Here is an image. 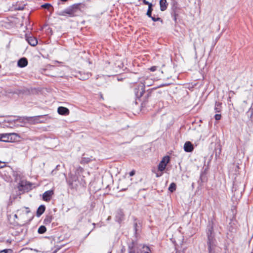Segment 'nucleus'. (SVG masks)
Segmentation results:
<instances>
[{
	"mask_svg": "<svg viewBox=\"0 0 253 253\" xmlns=\"http://www.w3.org/2000/svg\"><path fill=\"white\" fill-rule=\"evenodd\" d=\"M30 213V211L28 208H23L20 210H17L16 213L14 215L15 219L20 220L24 223L28 222L29 220V219L24 216H21L22 214H29Z\"/></svg>",
	"mask_w": 253,
	"mask_h": 253,
	"instance_id": "obj_1",
	"label": "nucleus"
},
{
	"mask_svg": "<svg viewBox=\"0 0 253 253\" xmlns=\"http://www.w3.org/2000/svg\"><path fill=\"white\" fill-rule=\"evenodd\" d=\"M20 138L16 133H1V141L5 142H14Z\"/></svg>",
	"mask_w": 253,
	"mask_h": 253,
	"instance_id": "obj_2",
	"label": "nucleus"
},
{
	"mask_svg": "<svg viewBox=\"0 0 253 253\" xmlns=\"http://www.w3.org/2000/svg\"><path fill=\"white\" fill-rule=\"evenodd\" d=\"M77 8L74 6H71L63 10L58 11L57 14L59 16L72 17L76 12Z\"/></svg>",
	"mask_w": 253,
	"mask_h": 253,
	"instance_id": "obj_3",
	"label": "nucleus"
},
{
	"mask_svg": "<svg viewBox=\"0 0 253 253\" xmlns=\"http://www.w3.org/2000/svg\"><path fill=\"white\" fill-rule=\"evenodd\" d=\"M169 162V156H165L160 162L158 165V171L163 172L166 168L167 164Z\"/></svg>",
	"mask_w": 253,
	"mask_h": 253,
	"instance_id": "obj_4",
	"label": "nucleus"
},
{
	"mask_svg": "<svg viewBox=\"0 0 253 253\" xmlns=\"http://www.w3.org/2000/svg\"><path fill=\"white\" fill-rule=\"evenodd\" d=\"M208 245L209 253H214V248L215 247V245L214 244V240L210 236H208Z\"/></svg>",
	"mask_w": 253,
	"mask_h": 253,
	"instance_id": "obj_5",
	"label": "nucleus"
},
{
	"mask_svg": "<svg viewBox=\"0 0 253 253\" xmlns=\"http://www.w3.org/2000/svg\"><path fill=\"white\" fill-rule=\"evenodd\" d=\"M140 82L144 86H150L152 85L154 83V81L152 79H149L148 77H142L140 78Z\"/></svg>",
	"mask_w": 253,
	"mask_h": 253,
	"instance_id": "obj_6",
	"label": "nucleus"
},
{
	"mask_svg": "<svg viewBox=\"0 0 253 253\" xmlns=\"http://www.w3.org/2000/svg\"><path fill=\"white\" fill-rule=\"evenodd\" d=\"M53 194V190H48L45 192L42 195V199L44 201L48 202L50 200Z\"/></svg>",
	"mask_w": 253,
	"mask_h": 253,
	"instance_id": "obj_7",
	"label": "nucleus"
},
{
	"mask_svg": "<svg viewBox=\"0 0 253 253\" xmlns=\"http://www.w3.org/2000/svg\"><path fill=\"white\" fill-rule=\"evenodd\" d=\"M26 39L28 42L32 46H35L38 43L37 40L32 36H26Z\"/></svg>",
	"mask_w": 253,
	"mask_h": 253,
	"instance_id": "obj_8",
	"label": "nucleus"
},
{
	"mask_svg": "<svg viewBox=\"0 0 253 253\" xmlns=\"http://www.w3.org/2000/svg\"><path fill=\"white\" fill-rule=\"evenodd\" d=\"M194 149L193 145L190 141H187L184 145V151L187 152H191Z\"/></svg>",
	"mask_w": 253,
	"mask_h": 253,
	"instance_id": "obj_9",
	"label": "nucleus"
},
{
	"mask_svg": "<svg viewBox=\"0 0 253 253\" xmlns=\"http://www.w3.org/2000/svg\"><path fill=\"white\" fill-rule=\"evenodd\" d=\"M57 111L59 114L62 115H68L69 113V110L68 109L64 107H59L58 108Z\"/></svg>",
	"mask_w": 253,
	"mask_h": 253,
	"instance_id": "obj_10",
	"label": "nucleus"
},
{
	"mask_svg": "<svg viewBox=\"0 0 253 253\" xmlns=\"http://www.w3.org/2000/svg\"><path fill=\"white\" fill-rule=\"evenodd\" d=\"M17 64L19 67L23 68L27 65L28 61L26 58H22L19 60Z\"/></svg>",
	"mask_w": 253,
	"mask_h": 253,
	"instance_id": "obj_11",
	"label": "nucleus"
},
{
	"mask_svg": "<svg viewBox=\"0 0 253 253\" xmlns=\"http://www.w3.org/2000/svg\"><path fill=\"white\" fill-rule=\"evenodd\" d=\"M168 5L166 0H160V5L161 11L165 10L167 8Z\"/></svg>",
	"mask_w": 253,
	"mask_h": 253,
	"instance_id": "obj_12",
	"label": "nucleus"
},
{
	"mask_svg": "<svg viewBox=\"0 0 253 253\" xmlns=\"http://www.w3.org/2000/svg\"><path fill=\"white\" fill-rule=\"evenodd\" d=\"M93 160L92 157H83L81 161V163L82 164H86L89 162H92Z\"/></svg>",
	"mask_w": 253,
	"mask_h": 253,
	"instance_id": "obj_13",
	"label": "nucleus"
},
{
	"mask_svg": "<svg viewBox=\"0 0 253 253\" xmlns=\"http://www.w3.org/2000/svg\"><path fill=\"white\" fill-rule=\"evenodd\" d=\"M45 211V207L43 205H41L38 208L37 211V214L38 216H41L44 211Z\"/></svg>",
	"mask_w": 253,
	"mask_h": 253,
	"instance_id": "obj_14",
	"label": "nucleus"
},
{
	"mask_svg": "<svg viewBox=\"0 0 253 253\" xmlns=\"http://www.w3.org/2000/svg\"><path fill=\"white\" fill-rule=\"evenodd\" d=\"M214 110L216 112H220L221 110V104L216 102L215 105Z\"/></svg>",
	"mask_w": 253,
	"mask_h": 253,
	"instance_id": "obj_15",
	"label": "nucleus"
},
{
	"mask_svg": "<svg viewBox=\"0 0 253 253\" xmlns=\"http://www.w3.org/2000/svg\"><path fill=\"white\" fill-rule=\"evenodd\" d=\"M176 189V185L174 183H172L170 184V186L169 187V190L171 192H173Z\"/></svg>",
	"mask_w": 253,
	"mask_h": 253,
	"instance_id": "obj_16",
	"label": "nucleus"
},
{
	"mask_svg": "<svg viewBox=\"0 0 253 253\" xmlns=\"http://www.w3.org/2000/svg\"><path fill=\"white\" fill-rule=\"evenodd\" d=\"M152 10V4H149V6H148V9L147 12V15L149 17H151V13Z\"/></svg>",
	"mask_w": 253,
	"mask_h": 253,
	"instance_id": "obj_17",
	"label": "nucleus"
},
{
	"mask_svg": "<svg viewBox=\"0 0 253 253\" xmlns=\"http://www.w3.org/2000/svg\"><path fill=\"white\" fill-rule=\"evenodd\" d=\"M46 231V228L43 226H41L38 229V232L40 234L44 233Z\"/></svg>",
	"mask_w": 253,
	"mask_h": 253,
	"instance_id": "obj_18",
	"label": "nucleus"
},
{
	"mask_svg": "<svg viewBox=\"0 0 253 253\" xmlns=\"http://www.w3.org/2000/svg\"><path fill=\"white\" fill-rule=\"evenodd\" d=\"M52 217L51 216H47L44 219L45 223H50L52 221Z\"/></svg>",
	"mask_w": 253,
	"mask_h": 253,
	"instance_id": "obj_19",
	"label": "nucleus"
},
{
	"mask_svg": "<svg viewBox=\"0 0 253 253\" xmlns=\"http://www.w3.org/2000/svg\"><path fill=\"white\" fill-rule=\"evenodd\" d=\"M141 253H150V249L148 247H144Z\"/></svg>",
	"mask_w": 253,
	"mask_h": 253,
	"instance_id": "obj_20",
	"label": "nucleus"
},
{
	"mask_svg": "<svg viewBox=\"0 0 253 253\" xmlns=\"http://www.w3.org/2000/svg\"><path fill=\"white\" fill-rule=\"evenodd\" d=\"M51 6V4L49 3H45L42 5V8H45V9H49V7Z\"/></svg>",
	"mask_w": 253,
	"mask_h": 253,
	"instance_id": "obj_21",
	"label": "nucleus"
},
{
	"mask_svg": "<svg viewBox=\"0 0 253 253\" xmlns=\"http://www.w3.org/2000/svg\"><path fill=\"white\" fill-rule=\"evenodd\" d=\"M214 118L216 120H219L221 118V115L217 114L215 115Z\"/></svg>",
	"mask_w": 253,
	"mask_h": 253,
	"instance_id": "obj_22",
	"label": "nucleus"
},
{
	"mask_svg": "<svg viewBox=\"0 0 253 253\" xmlns=\"http://www.w3.org/2000/svg\"><path fill=\"white\" fill-rule=\"evenodd\" d=\"M29 214H30V213L29 214H27V215H26V214H22L21 215V216H24V217H25L26 218H27L28 219H29V220L28 221V222H29V221H30L31 220V218L32 217V216H30V217L29 216Z\"/></svg>",
	"mask_w": 253,
	"mask_h": 253,
	"instance_id": "obj_23",
	"label": "nucleus"
},
{
	"mask_svg": "<svg viewBox=\"0 0 253 253\" xmlns=\"http://www.w3.org/2000/svg\"><path fill=\"white\" fill-rule=\"evenodd\" d=\"M151 18L152 20L153 21H154V22L157 21H159L161 19L160 18H159V17L158 18H155V17H152V16H151Z\"/></svg>",
	"mask_w": 253,
	"mask_h": 253,
	"instance_id": "obj_24",
	"label": "nucleus"
},
{
	"mask_svg": "<svg viewBox=\"0 0 253 253\" xmlns=\"http://www.w3.org/2000/svg\"><path fill=\"white\" fill-rule=\"evenodd\" d=\"M157 70V67L156 66H153L151 68H150V70L152 72L155 71Z\"/></svg>",
	"mask_w": 253,
	"mask_h": 253,
	"instance_id": "obj_25",
	"label": "nucleus"
},
{
	"mask_svg": "<svg viewBox=\"0 0 253 253\" xmlns=\"http://www.w3.org/2000/svg\"><path fill=\"white\" fill-rule=\"evenodd\" d=\"M143 2L145 4L148 5V6H149V4H152L151 3L149 2L148 1H146V0H143Z\"/></svg>",
	"mask_w": 253,
	"mask_h": 253,
	"instance_id": "obj_26",
	"label": "nucleus"
},
{
	"mask_svg": "<svg viewBox=\"0 0 253 253\" xmlns=\"http://www.w3.org/2000/svg\"><path fill=\"white\" fill-rule=\"evenodd\" d=\"M163 174V172H161L160 173H159V172H157L156 173V176L157 177H159L161 176H162Z\"/></svg>",
	"mask_w": 253,
	"mask_h": 253,
	"instance_id": "obj_27",
	"label": "nucleus"
},
{
	"mask_svg": "<svg viewBox=\"0 0 253 253\" xmlns=\"http://www.w3.org/2000/svg\"><path fill=\"white\" fill-rule=\"evenodd\" d=\"M4 166V163L0 162V168H3Z\"/></svg>",
	"mask_w": 253,
	"mask_h": 253,
	"instance_id": "obj_28",
	"label": "nucleus"
},
{
	"mask_svg": "<svg viewBox=\"0 0 253 253\" xmlns=\"http://www.w3.org/2000/svg\"><path fill=\"white\" fill-rule=\"evenodd\" d=\"M134 171H131L129 173L130 176H133L134 174Z\"/></svg>",
	"mask_w": 253,
	"mask_h": 253,
	"instance_id": "obj_29",
	"label": "nucleus"
},
{
	"mask_svg": "<svg viewBox=\"0 0 253 253\" xmlns=\"http://www.w3.org/2000/svg\"><path fill=\"white\" fill-rule=\"evenodd\" d=\"M16 9L17 10H22L24 9V7H19L18 8H16Z\"/></svg>",
	"mask_w": 253,
	"mask_h": 253,
	"instance_id": "obj_30",
	"label": "nucleus"
},
{
	"mask_svg": "<svg viewBox=\"0 0 253 253\" xmlns=\"http://www.w3.org/2000/svg\"><path fill=\"white\" fill-rule=\"evenodd\" d=\"M3 252H5V253H6L7 251H6V250H3V251L0 252V253H2Z\"/></svg>",
	"mask_w": 253,
	"mask_h": 253,
	"instance_id": "obj_31",
	"label": "nucleus"
},
{
	"mask_svg": "<svg viewBox=\"0 0 253 253\" xmlns=\"http://www.w3.org/2000/svg\"><path fill=\"white\" fill-rule=\"evenodd\" d=\"M10 177H6L5 180H9Z\"/></svg>",
	"mask_w": 253,
	"mask_h": 253,
	"instance_id": "obj_32",
	"label": "nucleus"
},
{
	"mask_svg": "<svg viewBox=\"0 0 253 253\" xmlns=\"http://www.w3.org/2000/svg\"><path fill=\"white\" fill-rule=\"evenodd\" d=\"M1 141V133L0 134V141Z\"/></svg>",
	"mask_w": 253,
	"mask_h": 253,
	"instance_id": "obj_33",
	"label": "nucleus"
},
{
	"mask_svg": "<svg viewBox=\"0 0 253 253\" xmlns=\"http://www.w3.org/2000/svg\"><path fill=\"white\" fill-rule=\"evenodd\" d=\"M21 186H24V184L23 183V182H21Z\"/></svg>",
	"mask_w": 253,
	"mask_h": 253,
	"instance_id": "obj_34",
	"label": "nucleus"
},
{
	"mask_svg": "<svg viewBox=\"0 0 253 253\" xmlns=\"http://www.w3.org/2000/svg\"><path fill=\"white\" fill-rule=\"evenodd\" d=\"M176 253H180L179 252H176Z\"/></svg>",
	"mask_w": 253,
	"mask_h": 253,
	"instance_id": "obj_35",
	"label": "nucleus"
},
{
	"mask_svg": "<svg viewBox=\"0 0 253 253\" xmlns=\"http://www.w3.org/2000/svg\"><path fill=\"white\" fill-rule=\"evenodd\" d=\"M56 251H54L53 253H56Z\"/></svg>",
	"mask_w": 253,
	"mask_h": 253,
	"instance_id": "obj_36",
	"label": "nucleus"
}]
</instances>
